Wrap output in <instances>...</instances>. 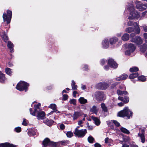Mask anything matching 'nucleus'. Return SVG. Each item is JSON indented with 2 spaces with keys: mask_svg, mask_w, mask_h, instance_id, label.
Here are the masks:
<instances>
[{
  "mask_svg": "<svg viewBox=\"0 0 147 147\" xmlns=\"http://www.w3.org/2000/svg\"><path fill=\"white\" fill-rule=\"evenodd\" d=\"M40 106V103H38V104L35 105L34 106V111H32V108H30V111L31 115L33 116H35L37 114L36 117L38 120L42 119L45 118V113L41 111L40 108L39 107Z\"/></svg>",
  "mask_w": 147,
  "mask_h": 147,
  "instance_id": "obj_1",
  "label": "nucleus"
},
{
  "mask_svg": "<svg viewBox=\"0 0 147 147\" xmlns=\"http://www.w3.org/2000/svg\"><path fill=\"white\" fill-rule=\"evenodd\" d=\"M132 112L129 109L128 107H126L123 110L119 112L118 113L117 115L121 117H126L128 119H129L130 117H132Z\"/></svg>",
  "mask_w": 147,
  "mask_h": 147,
  "instance_id": "obj_2",
  "label": "nucleus"
},
{
  "mask_svg": "<svg viewBox=\"0 0 147 147\" xmlns=\"http://www.w3.org/2000/svg\"><path fill=\"white\" fill-rule=\"evenodd\" d=\"M127 9L130 11V16H129V19H133L135 18H138L140 17V13L134 11V7L133 6V3L129 5Z\"/></svg>",
  "mask_w": 147,
  "mask_h": 147,
  "instance_id": "obj_3",
  "label": "nucleus"
},
{
  "mask_svg": "<svg viewBox=\"0 0 147 147\" xmlns=\"http://www.w3.org/2000/svg\"><path fill=\"white\" fill-rule=\"evenodd\" d=\"M135 34L132 33L130 34V41L132 42L136 43L137 45H140L143 43V40L142 38L139 36L134 37Z\"/></svg>",
  "mask_w": 147,
  "mask_h": 147,
  "instance_id": "obj_4",
  "label": "nucleus"
},
{
  "mask_svg": "<svg viewBox=\"0 0 147 147\" xmlns=\"http://www.w3.org/2000/svg\"><path fill=\"white\" fill-rule=\"evenodd\" d=\"M29 84L26 82L24 81H20L17 85L16 88L20 91L25 90L26 92L27 91L26 89L28 86Z\"/></svg>",
  "mask_w": 147,
  "mask_h": 147,
  "instance_id": "obj_5",
  "label": "nucleus"
},
{
  "mask_svg": "<svg viewBox=\"0 0 147 147\" xmlns=\"http://www.w3.org/2000/svg\"><path fill=\"white\" fill-rule=\"evenodd\" d=\"M94 94V98L98 101H101L105 99V95L102 92H96Z\"/></svg>",
  "mask_w": 147,
  "mask_h": 147,
  "instance_id": "obj_6",
  "label": "nucleus"
},
{
  "mask_svg": "<svg viewBox=\"0 0 147 147\" xmlns=\"http://www.w3.org/2000/svg\"><path fill=\"white\" fill-rule=\"evenodd\" d=\"M7 14L4 13L3 15V17L4 22L6 21L7 24L9 23L11 18L12 12L11 11L7 10Z\"/></svg>",
  "mask_w": 147,
  "mask_h": 147,
  "instance_id": "obj_7",
  "label": "nucleus"
},
{
  "mask_svg": "<svg viewBox=\"0 0 147 147\" xmlns=\"http://www.w3.org/2000/svg\"><path fill=\"white\" fill-rule=\"evenodd\" d=\"M87 133V130L86 129H82L79 130L76 129L74 134L80 137H84Z\"/></svg>",
  "mask_w": 147,
  "mask_h": 147,
  "instance_id": "obj_8",
  "label": "nucleus"
},
{
  "mask_svg": "<svg viewBox=\"0 0 147 147\" xmlns=\"http://www.w3.org/2000/svg\"><path fill=\"white\" fill-rule=\"evenodd\" d=\"M136 5V7L138 9L139 11H142L146 9L147 8V4L146 3L144 4L140 3V2L136 1L135 3Z\"/></svg>",
  "mask_w": 147,
  "mask_h": 147,
  "instance_id": "obj_9",
  "label": "nucleus"
},
{
  "mask_svg": "<svg viewBox=\"0 0 147 147\" xmlns=\"http://www.w3.org/2000/svg\"><path fill=\"white\" fill-rule=\"evenodd\" d=\"M42 144L43 146L44 147H46L48 146H54L56 145L55 143L53 142H50L49 139L47 138H45L43 141Z\"/></svg>",
  "mask_w": 147,
  "mask_h": 147,
  "instance_id": "obj_10",
  "label": "nucleus"
},
{
  "mask_svg": "<svg viewBox=\"0 0 147 147\" xmlns=\"http://www.w3.org/2000/svg\"><path fill=\"white\" fill-rule=\"evenodd\" d=\"M108 63L111 67L113 68H116L118 66L117 63L113 59H109Z\"/></svg>",
  "mask_w": 147,
  "mask_h": 147,
  "instance_id": "obj_11",
  "label": "nucleus"
},
{
  "mask_svg": "<svg viewBox=\"0 0 147 147\" xmlns=\"http://www.w3.org/2000/svg\"><path fill=\"white\" fill-rule=\"evenodd\" d=\"M56 105L54 104H51L49 106V108L52 109L53 111H52L49 114H51L53 112H55L56 113H60V112L58 111L56 109Z\"/></svg>",
  "mask_w": 147,
  "mask_h": 147,
  "instance_id": "obj_12",
  "label": "nucleus"
},
{
  "mask_svg": "<svg viewBox=\"0 0 147 147\" xmlns=\"http://www.w3.org/2000/svg\"><path fill=\"white\" fill-rule=\"evenodd\" d=\"M141 132H140L138 134V135L139 136L142 141V143H144L145 141V138L144 137V131L143 129H141Z\"/></svg>",
  "mask_w": 147,
  "mask_h": 147,
  "instance_id": "obj_13",
  "label": "nucleus"
},
{
  "mask_svg": "<svg viewBox=\"0 0 147 147\" xmlns=\"http://www.w3.org/2000/svg\"><path fill=\"white\" fill-rule=\"evenodd\" d=\"M82 112H76L73 115V117L74 120L77 119L79 117L82 115Z\"/></svg>",
  "mask_w": 147,
  "mask_h": 147,
  "instance_id": "obj_14",
  "label": "nucleus"
},
{
  "mask_svg": "<svg viewBox=\"0 0 147 147\" xmlns=\"http://www.w3.org/2000/svg\"><path fill=\"white\" fill-rule=\"evenodd\" d=\"M136 48L135 46L133 44L130 43L128 45L127 49L131 52H133L135 50Z\"/></svg>",
  "mask_w": 147,
  "mask_h": 147,
  "instance_id": "obj_15",
  "label": "nucleus"
},
{
  "mask_svg": "<svg viewBox=\"0 0 147 147\" xmlns=\"http://www.w3.org/2000/svg\"><path fill=\"white\" fill-rule=\"evenodd\" d=\"M134 26L135 27V32L137 34H139L140 32V29L139 27V25L136 22H134Z\"/></svg>",
  "mask_w": 147,
  "mask_h": 147,
  "instance_id": "obj_16",
  "label": "nucleus"
},
{
  "mask_svg": "<svg viewBox=\"0 0 147 147\" xmlns=\"http://www.w3.org/2000/svg\"><path fill=\"white\" fill-rule=\"evenodd\" d=\"M128 77V75L126 74H123L120 77L116 78V80L117 81H120L126 79Z\"/></svg>",
  "mask_w": 147,
  "mask_h": 147,
  "instance_id": "obj_17",
  "label": "nucleus"
},
{
  "mask_svg": "<svg viewBox=\"0 0 147 147\" xmlns=\"http://www.w3.org/2000/svg\"><path fill=\"white\" fill-rule=\"evenodd\" d=\"M129 38V35L128 34L125 33L122 36L121 39L124 41H126L128 40Z\"/></svg>",
  "mask_w": 147,
  "mask_h": 147,
  "instance_id": "obj_18",
  "label": "nucleus"
},
{
  "mask_svg": "<svg viewBox=\"0 0 147 147\" xmlns=\"http://www.w3.org/2000/svg\"><path fill=\"white\" fill-rule=\"evenodd\" d=\"M37 134V130L34 129H32L28 132L29 136H34L36 135Z\"/></svg>",
  "mask_w": 147,
  "mask_h": 147,
  "instance_id": "obj_19",
  "label": "nucleus"
},
{
  "mask_svg": "<svg viewBox=\"0 0 147 147\" xmlns=\"http://www.w3.org/2000/svg\"><path fill=\"white\" fill-rule=\"evenodd\" d=\"M102 45L105 48H108L109 45V43L108 39H105L102 42Z\"/></svg>",
  "mask_w": 147,
  "mask_h": 147,
  "instance_id": "obj_20",
  "label": "nucleus"
},
{
  "mask_svg": "<svg viewBox=\"0 0 147 147\" xmlns=\"http://www.w3.org/2000/svg\"><path fill=\"white\" fill-rule=\"evenodd\" d=\"M80 103L82 104H85L87 102V100L83 97H80L78 99Z\"/></svg>",
  "mask_w": 147,
  "mask_h": 147,
  "instance_id": "obj_21",
  "label": "nucleus"
},
{
  "mask_svg": "<svg viewBox=\"0 0 147 147\" xmlns=\"http://www.w3.org/2000/svg\"><path fill=\"white\" fill-rule=\"evenodd\" d=\"M117 93L118 95H122L124 94L125 95H128V93L126 91H123L119 90H117Z\"/></svg>",
  "mask_w": 147,
  "mask_h": 147,
  "instance_id": "obj_22",
  "label": "nucleus"
},
{
  "mask_svg": "<svg viewBox=\"0 0 147 147\" xmlns=\"http://www.w3.org/2000/svg\"><path fill=\"white\" fill-rule=\"evenodd\" d=\"M118 38H113L110 39V42L111 44L113 45L118 41Z\"/></svg>",
  "mask_w": 147,
  "mask_h": 147,
  "instance_id": "obj_23",
  "label": "nucleus"
},
{
  "mask_svg": "<svg viewBox=\"0 0 147 147\" xmlns=\"http://www.w3.org/2000/svg\"><path fill=\"white\" fill-rule=\"evenodd\" d=\"M7 46L10 49V52H12L13 51V43L10 41H8V42Z\"/></svg>",
  "mask_w": 147,
  "mask_h": 147,
  "instance_id": "obj_24",
  "label": "nucleus"
},
{
  "mask_svg": "<svg viewBox=\"0 0 147 147\" xmlns=\"http://www.w3.org/2000/svg\"><path fill=\"white\" fill-rule=\"evenodd\" d=\"M6 80V78L4 75L1 72H0V82L3 83Z\"/></svg>",
  "mask_w": 147,
  "mask_h": 147,
  "instance_id": "obj_25",
  "label": "nucleus"
},
{
  "mask_svg": "<svg viewBox=\"0 0 147 147\" xmlns=\"http://www.w3.org/2000/svg\"><path fill=\"white\" fill-rule=\"evenodd\" d=\"M45 123H46V124L48 126H51L53 123V121L52 120H49L48 119H46L43 121Z\"/></svg>",
  "mask_w": 147,
  "mask_h": 147,
  "instance_id": "obj_26",
  "label": "nucleus"
},
{
  "mask_svg": "<svg viewBox=\"0 0 147 147\" xmlns=\"http://www.w3.org/2000/svg\"><path fill=\"white\" fill-rule=\"evenodd\" d=\"M92 118L96 125H98L100 124V121L97 118L95 117H92Z\"/></svg>",
  "mask_w": 147,
  "mask_h": 147,
  "instance_id": "obj_27",
  "label": "nucleus"
},
{
  "mask_svg": "<svg viewBox=\"0 0 147 147\" xmlns=\"http://www.w3.org/2000/svg\"><path fill=\"white\" fill-rule=\"evenodd\" d=\"M1 35L2 38L3 39L4 41L5 42H6L7 40L8 39V37L5 34V33L4 32L2 34H1Z\"/></svg>",
  "mask_w": 147,
  "mask_h": 147,
  "instance_id": "obj_28",
  "label": "nucleus"
},
{
  "mask_svg": "<svg viewBox=\"0 0 147 147\" xmlns=\"http://www.w3.org/2000/svg\"><path fill=\"white\" fill-rule=\"evenodd\" d=\"M101 107L102 110L105 112H107V108L104 103H102L101 104Z\"/></svg>",
  "mask_w": 147,
  "mask_h": 147,
  "instance_id": "obj_29",
  "label": "nucleus"
},
{
  "mask_svg": "<svg viewBox=\"0 0 147 147\" xmlns=\"http://www.w3.org/2000/svg\"><path fill=\"white\" fill-rule=\"evenodd\" d=\"M71 82V86L72 87V90H76L77 89V86L76 85H75V83L74 81V80H72Z\"/></svg>",
  "mask_w": 147,
  "mask_h": 147,
  "instance_id": "obj_30",
  "label": "nucleus"
},
{
  "mask_svg": "<svg viewBox=\"0 0 147 147\" xmlns=\"http://www.w3.org/2000/svg\"><path fill=\"white\" fill-rule=\"evenodd\" d=\"M98 111V109L95 106H93L90 109V111L91 112L96 114L97 113Z\"/></svg>",
  "mask_w": 147,
  "mask_h": 147,
  "instance_id": "obj_31",
  "label": "nucleus"
},
{
  "mask_svg": "<svg viewBox=\"0 0 147 147\" xmlns=\"http://www.w3.org/2000/svg\"><path fill=\"white\" fill-rule=\"evenodd\" d=\"M138 73L132 74L129 75V78L130 79H132L138 77Z\"/></svg>",
  "mask_w": 147,
  "mask_h": 147,
  "instance_id": "obj_32",
  "label": "nucleus"
},
{
  "mask_svg": "<svg viewBox=\"0 0 147 147\" xmlns=\"http://www.w3.org/2000/svg\"><path fill=\"white\" fill-rule=\"evenodd\" d=\"M5 72L6 73L10 76H11L12 74V71L9 68H7L5 69Z\"/></svg>",
  "mask_w": 147,
  "mask_h": 147,
  "instance_id": "obj_33",
  "label": "nucleus"
},
{
  "mask_svg": "<svg viewBox=\"0 0 147 147\" xmlns=\"http://www.w3.org/2000/svg\"><path fill=\"white\" fill-rule=\"evenodd\" d=\"M121 131L125 134H129V132L127 129L124 127H121L120 129Z\"/></svg>",
  "mask_w": 147,
  "mask_h": 147,
  "instance_id": "obj_34",
  "label": "nucleus"
},
{
  "mask_svg": "<svg viewBox=\"0 0 147 147\" xmlns=\"http://www.w3.org/2000/svg\"><path fill=\"white\" fill-rule=\"evenodd\" d=\"M139 70L138 68L136 67H133L129 69V71L131 72H133L134 71H137Z\"/></svg>",
  "mask_w": 147,
  "mask_h": 147,
  "instance_id": "obj_35",
  "label": "nucleus"
},
{
  "mask_svg": "<svg viewBox=\"0 0 147 147\" xmlns=\"http://www.w3.org/2000/svg\"><path fill=\"white\" fill-rule=\"evenodd\" d=\"M134 30L133 28L131 27H128L125 30V31L127 33H130Z\"/></svg>",
  "mask_w": 147,
  "mask_h": 147,
  "instance_id": "obj_36",
  "label": "nucleus"
},
{
  "mask_svg": "<svg viewBox=\"0 0 147 147\" xmlns=\"http://www.w3.org/2000/svg\"><path fill=\"white\" fill-rule=\"evenodd\" d=\"M103 83H100L96 85V87L99 89H101L103 90Z\"/></svg>",
  "mask_w": 147,
  "mask_h": 147,
  "instance_id": "obj_37",
  "label": "nucleus"
},
{
  "mask_svg": "<svg viewBox=\"0 0 147 147\" xmlns=\"http://www.w3.org/2000/svg\"><path fill=\"white\" fill-rule=\"evenodd\" d=\"M146 48V44H144L143 46L141 47L140 48V50L142 52H144L145 51Z\"/></svg>",
  "mask_w": 147,
  "mask_h": 147,
  "instance_id": "obj_38",
  "label": "nucleus"
},
{
  "mask_svg": "<svg viewBox=\"0 0 147 147\" xmlns=\"http://www.w3.org/2000/svg\"><path fill=\"white\" fill-rule=\"evenodd\" d=\"M138 79L139 80L142 82L145 81L146 80L145 77L143 76H139L138 78Z\"/></svg>",
  "mask_w": 147,
  "mask_h": 147,
  "instance_id": "obj_39",
  "label": "nucleus"
},
{
  "mask_svg": "<svg viewBox=\"0 0 147 147\" xmlns=\"http://www.w3.org/2000/svg\"><path fill=\"white\" fill-rule=\"evenodd\" d=\"M73 135V133L71 131H68L66 133V136L68 138H71Z\"/></svg>",
  "mask_w": 147,
  "mask_h": 147,
  "instance_id": "obj_40",
  "label": "nucleus"
},
{
  "mask_svg": "<svg viewBox=\"0 0 147 147\" xmlns=\"http://www.w3.org/2000/svg\"><path fill=\"white\" fill-rule=\"evenodd\" d=\"M88 141L90 143H92L94 140V138L91 136H89L88 139Z\"/></svg>",
  "mask_w": 147,
  "mask_h": 147,
  "instance_id": "obj_41",
  "label": "nucleus"
},
{
  "mask_svg": "<svg viewBox=\"0 0 147 147\" xmlns=\"http://www.w3.org/2000/svg\"><path fill=\"white\" fill-rule=\"evenodd\" d=\"M129 97L127 96L124 97V98H123V102H124L125 103H127L129 102Z\"/></svg>",
  "mask_w": 147,
  "mask_h": 147,
  "instance_id": "obj_42",
  "label": "nucleus"
},
{
  "mask_svg": "<svg viewBox=\"0 0 147 147\" xmlns=\"http://www.w3.org/2000/svg\"><path fill=\"white\" fill-rule=\"evenodd\" d=\"M102 86L103 88V90L109 87L108 84L105 82L103 83Z\"/></svg>",
  "mask_w": 147,
  "mask_h": 147,
  "instance_id": "obj_43",
  "label": "nucleus"
},
{
  "mask_svg": "<svg viewBox=\"0 0 147 147\" xmlns=\"http://www.w3.org/2000/svg\"><path fill=\"white\" fill-rule=\"evenodd\" d=\"M69 102L71 104L75 105L76 104V100L75 99H72L69 101Z\"/></svg>",
  "mask_w": 147,
  "mask_h": 147,
  "instance_id": "obj_44",
  "label": "nucleus"
},
{
  "mask_svg": "<svg viewBox=\"0 0 147 147\" xmlns=\"http://www.w3.org/2000/svg\"><path fill=\"white\" fill-rule=\"evenodd\" d=\"M132 52H131V51H130L128 49L125 52V54L126 55H129Z\"/></svg>",
  "mask_w": 147,
  "mask_h": 147,
  "instance_id": "obj_45",
  "label": "nucleus"
},
{
  "mask_svg": "<svg viewBox=\"0 0 147 147\" xmlns=\"http://www.w3.org/2000/svg\"><path fill=\"white\" fill-rule=\"evenodd\" d=\"M15 130L16 132H19L21 131V128L20 127H18L15 128Z\"/></svg>",
  "mask_w": 147,
  "mask_h": 147,
  "instance_id": "obj_46",
  "label": "nucleus"
},
{
  "mask_svg": "<svg viewBox=\"0 0 147 147\" xmlns=\"http://www.w3.org/2000/svg\"><path fill=\"white\" fill-rule=\"evenodd\" d=\"M22 124L25 126H26L27 125V122L26 121V120L25 119H23V121Z\"/></svg>",
  "mask_w": 147,
  "mask_h": 147,
  "instance_id": "obj_47",
  "label": "nucleus"
},
{
  "mask_svg": "<svg viewBox=\"0 0 147 147\" xmlns=\"http://www.w3.org/2000/svg\"><path fill=\"white\" fill-rule=\"evenodd\" d=\"M113 122L115 125L117 127H119L120 125L119 123L116 121L113 120Z\"/></svg>",
  "mask_w": 147,
  "mask_h": 147,
  "instance_id": "obj_48",
  "label": "nucleus"
},
{
  "mask_svg": "<svg viewBox=\"0 0 147 147\" xmlns=\"http://www.w3.org/2000/svg\"><path fill=\"white\" fill-rule=\"evenodd\" d=\"M60 128L62 130L64 129L65 128V125L63 124H61L60 125Z\"/></svg>",
  "mask_w": 147,
  "mask_h": 147,
  "instance_id": "obj_49",
  "label": "nucleus"
},
{
  "mask_svg": "<svg viewBox=\"0 0 147 147\" xmlns=\"http://www.w3.org/2000/svg\"><path fill=\"white\" fill-rule=\"evenodd\" d=\"M63 99L64 100H66L67 99L68 96L67 94H64L63 95Z\"/></svg>",
  "mask_w": 147,
  "mask_h": 147,
  "instance_id": "obj_50",
  "label": "nucleus"
},
{
  "mask_svg": "<svg viewBox=\"0 0 147 147\" xmlns=\"http://www.w3.org/2000/svg\"><path fill=\"white\" fill-rule=\"evenodd\" d=\"M134 23H133V22L132 21H129L128 22V25L129 26H131L132 25H134Z\"/></svg>",
  "mask_w": 147,
  "mask_h": 147,
  "instance_id": "obj_51",
  "label": "nucleus"
},
{
  "mask_svg": "<svg viewBox=\"0 0 147 147\" xmlns=\"http://www.w3.org/2000/svg\"><path fill=\"white\" fill-rule=\"evenodd\" d=\"M88 129L89 130H92L93 129V127L92 126H90L88 125H87Z\"/></svg>",
  "mask_w": 147,
  "mask_h": 147,
  "instance_id": "obj_52",
  "label": "nucleus"
},
{
  "mask_svg": "<svg viewBox=\"0 0 147 147\" xmlns=\"http://www.w3.org/2000/svg\"><path fill=\"white\" fill-rule=\"evenodd\" d=\"M82 120H80L78 122V124L79 125H80L81 127L83 126V125H81V124H82Z\"/></svg>",
  "mask_w": 147,
  "mask_h": 147,
  "instance_id": "obj_53",
  "label": "nucleus"
},
{
  "mask_svg": "<svg viewBox=\"0 0 147 147\" xmlns=\"http://www.w3.org/2000/svg\"><path fill=\"white\" fill-rule=\"evenodd\" d=\"M94 146L95 147H101V145L98 143H96L94 144Z\"/></svg>",
  "mask_w": 147,
  "mask_h": 147,
  "instance_id": "obj_54",
  "label": "nucleus"
},
{
  "mask_svg": "<svg viewBox=\"0 0 147 147\" xmlns=\"http://www.w3.org/2000/svg\"><path fill=\"white\" fill-rule=\"evenodd\" d=\"M78 93L76 91H74L73 92V95L74 97L76 98V94Z\"/></svg>",
  "mask_w": 147,
  "mask_h": 147,
  "instance_id": "obj_55",
  "label": "nucleus"
},
{
  "mask_svg": "<svg viewBox=\"0 0 147 147\" xmlns=\"http://www.w3.org/2000/svg\"><path fill=\"white\" fill-rule=\"evenodd\" d=\"M84 70L86 71H87L88 70V66L87 65H84Z\"/></svg>",
  "mask_w": 147,
  "mask_h": 147,
  "instance_id": "obj_56",
  "label": "nucleus"
},
{
  "mask_svg": "<svg viewBox=\"0 0 147 147\" xmlns=\"http://www.w3.org/2000/svg\"><path fill=\"white\" fill-rule=\"evenodd\" d=\"M123 98H124L123 97H120V96H119L118 98V100H119L121 101H123Z\"/></svg>",
  "mask_w": 147,
  "mask_h": 147,
  "instance_id": "obj_57",
  "label": "nucleus"
},
{
  "mask_svg": "<svg viewBox=\"0 0 147 147\" xmlns=\"http://www.w3.org/2000/svg\"><path fill=\"white\" fill-rule=\"evenodd\" d=\"M146 13H147V11H146L145 12H143L142 13V16H144L146 15Z\"/></svg>",
  "mask_w": 147,
  "mask_h": 147,
  "instance_id": "obj_58",
  "label": "nucleus"
},
{
  "mask_svg": "<svg viewBox=\"0 0 147 147\" xmlns=\"http://www.w3.org/2000/svg\"><path fill=\"white\" fill-rule=\"evenodd\" d=\"M144 37L145 39H147V33H144Z\"/></svg>",
  "mask_w": 147,
  "mask_h": 147,
  "instance_id": "obj_59",
  "label": "nucleus"
},
{
  "mask_svg": "<svg viewBox=\"0 0 147 147\" xmlns=\"http://www.w3.org/2000/svg\"><path fill=\"white\" fill-rule=\"evenodd\" d=\"M118 105L120 107L123 106L124 105V104L122 102H120L118 103Z\"/></svg>",
  "mask_w": 147,
  "mask_h": 147,
  "instance_id": "obj_60",
  "label": "nucleus"
},
{
  "mask_svg": "<svg viewBox=\"0 0 147 147\" xmlns=\"http://www.w3.org/2000/svg\"><path fill=\"white\" fill-rule=\"evenodd\" d=\"M105 61L104 59H102L101 61V63L102 65H103L105 63Z\"/></svg>",
  "mask_w": 147,
  "mask_h": 147,
  "instance_id": "obj_61",
  "label": "nucleus"
},
{
  "mask_svg": "<svg viewBox=\"0 0 147 147\" xmlns=\"http://www.w3.org/2000/svg\"><path fill=\"white\" fill-rule=\"evenodd\" d=\"M143 29L145 32H147V26L143 27Z\"/></svg>",
  "mask_w": 147,
  "mask_h": 147,
  "instance_id": "obj_62",
  "label": "nucleus"
},
{
  "mask_svg": "<svg viewBox=\"0 0 147 147\" xmlns=\"http://www.w3.org/2000/svg\"><path fill=\"white\" fill-rule=\"evenodd\" d=\"M122 147H129V145L126 144H123Z\"/></svg>",
  "mask_w": 147,
  "mask_h": 147,
  "instance_id": "obj_63",
  "label": "nucleus"
},
{
  "mask_svg": "<svg viewBox=\"0 0 147 147\" xmlns=\"http://www.w3.org/2000/svg\"><path fill=\"white\" fill-rule=\"evenodd\" d=\"M130 147H138V146L134 144H131L130 146Z\"/></svg>",
  "mask_w": 147,
  "mask_h": 147,
  "instance_id": "obj_64",
  "label": "nucleus"
}]
</instances>
